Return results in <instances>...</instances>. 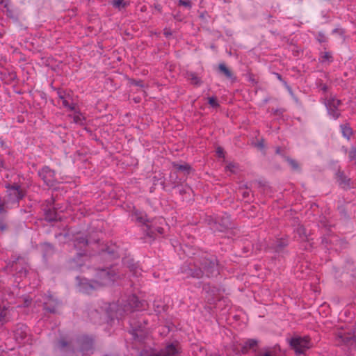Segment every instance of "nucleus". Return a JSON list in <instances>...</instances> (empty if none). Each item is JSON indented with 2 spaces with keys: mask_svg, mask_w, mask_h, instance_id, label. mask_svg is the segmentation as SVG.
Instances as JSON below:
<instances>
[{
  "mask_svg": "<svg viewBox=\"0 0 356 356\" xmlns=\"http://www.w3.org/2000/svg\"><path fill=\"white\" fill-rule=\"evenodd\" d=\"M111 4L115 8H118L120 10L122 8L127 7L129 3V1H126L124 0H113L112 1Z\"/></svg>",
  "mask_w": 356,
  "mask_h": 356,
  "instance_id": "20",
  "label": "nucleus"
},
{
  "mask_svg": "<svg viewBox=\"0 0 356 356\" xmlns=\"http://www.w3.org/2000/svg\"><path fill=\"white\" fill-rule=\"evenodd\" d=\"M73 111V113L70 114L68 116L73 119V122L75 124L81 126L84 125L86 123V117L84 116V115L79 111L76 110V108H74V110Z\"/></svg>",
  "mask_w": 356,
  "mask_h": 356,
  "instance_id": "15",
  "label": "nucleus"
},
{
  "mask_svg": "<svg viewBox=\"0 0 356 356\" xmlns=\"http://www.w3.org/2000/svg\"><path fill=\"white\" fill-rule=\"evenodd\" d=\"M278 79H280V75L277 74Z\"/></svg>",
  "mask_w": 356,
  "mask_h": 356,
  "instance_id": "50",
  "label": "nucleus"
},
{
  "mask_svg": "<svg viewBox=\"0 0 356 356\" xmlns=\"http://www.w3.org/2000/svg\"><path fill=\"white\" fill-rule=\"evenodd\" d=\"M10 314V306L6 304L0 305V322H5L8 320Z\"/></svg>",
  "mask_w": 356,
  "mask_h": 356,
  "instance_id": "18",
  "label": "nucleus"
},
{
  "mask_svg": "<svg viewBox=\"0 0 356 356\" xmlns=\"http://www.w3.org/2000/svg\"><path fill=\"white\" fill-rule=\"evenodd\" d=\"M6 229V225L2 220H0V230L5 231Z\"/></svg>",
  "mask_w": 356,
  "mask_h": 356,
  "instance_id": "38",
  "label": "nucleus"
},
{
  "mask_svg": "<svg viewBox=\"0 0 356 356\" xmlns=\"http://www.w3.org/2000/svg\"><path fill=\"white\" fill-rule=\"evenodd\" d=\"M287 161L293 169H294V170L298 169V164L295 160L291 159H288Z\"/></svg>",
  "mask_w": 356,
  "mask_h": 356,
  "instance_id": "31",
  "label": "nucleus"
},
{
  "mask_svg": "<svg viewBox=\"0 0 356 356\" xmlns=\"http://www.w3.org/2000/svg\"><path fill=\"white\" fill-rule=\"evenodd\" d=\"M209 104L213 107H217L219 106L216 99L213 97L209 98Z\"/></svg>",
  "mask_w": 356,
  "mask_h": 356,
  "instance_id": "32",
  "label": "nucleus"
},
{
  "mask_svg": "<svg viewBox=\"0 0 356 356\" xmlns=\"http://www.w3.org/2000/svg\"><path fill=\"white\" fill-rule=\"evenodd\" d=\"M67 345V343L64 340L61 339L58 341V346L59 348L64 349Z\"/></svg>",
  "mask_w": 356,
  "mask_h": 356,
  "instance_id": "33",
  "label": "nucleus"
},
{
  "mask_svg": "<svg viewBox=\"0 0 356 356\" xmlns=\"http://www.w3.org/2000/svg\"><path fill=\"white\" fill-rule=\"evenodd\" d=\"M131 270L134 271V273H133L134 275H137L138 273H139L140 271V269L138 268V267H136L134 270L131 269Z\"/></svg>",
  "mask_w": 356,
  "mask_h": 356,
  "instance_id": "40",
  "label": "nucleus"
},
{
  "mask_svg": "<svg viewBox=\"0 0 356 356\" xmlns=\"http://www.w3.org/2000/svg\"><path fill=\"white\" fill-rule=\"evenodd\" d=\"M163 34H164L167 38H168V37H170V36H171V35H172V32H171V31H170V29H165L163 30Z\"/></svg>",
  "mask_w": 356,
  "mask_h": 356,
  "instance_id": "36",
  "label": "nucleus"
},
{
  "mask_svg": "<svg viewBox=\"0 0 356 356\" xmlns=\"http://www.w3.org/2000/svg\"><path fill=\"white\" fill-rule=\"evenodd\" d=\"M257 345V341L253 339H248L241 347V353L246 354L250 350Z\"/></svg>",
  "mask_w": 356,
  "mask_h": 356,
  "instance_id": "17",
  "label": "nucleus"
},
{
  "mask_svg": "<svg viewBox=\"0 0 356 356\" xmlns=\"http://www.w3.org/2000/svg\"><path fill=\"white\" fill-rule=\"evenodd\" d=\"M78 344L80 346V351L83 355H87L91 353L93 344V339L88 336H83L77 341Z\"/></svg>",
  "mask_w": 356,
  "mask_h": 356,
  "instance_id": "9",
  "label": "nucleus"
},
{
  "mask_svg": "<svg viewBox=\"0 0 356 356\" xmlns=\"http://www.w3.org/2000/svg\"><path fill=\"white\" fill-rule=\"evenodd\" d=\"M276 153H277V154H280V147H277V149H276Z\"/></svg>",
  "mask_w": 356,
  "mask_h": 356,
  "instance_id": "46",
  "label": "nucleus"
},
{
  "mask_svg": "<svg viewBox=\"0 0 356 356\" xmlns=\"http://www.w3.org/2000/svg\"><path fill=\"white\" fill-rule=\"evenodd\" d=\"M332 58L331 54L329 52H325L322 56V61L330 60Z\"/></svg>",
  "mask_w": 356,
  "mask_h": 356,
  "instance_id": "34",
  "label": "nucleus"
},
{
  "mask_svg": "<svg viewBox=\"0 0 356 356\" xmlns=\"http://www.w3.org/2000/svg\"><path fill=\"white\" fill-rule=\"evenodd\" d=\"M322 90H323V91H326V90H327V86H326L325 85H323V86H322Z\"/></svg>",
  "mask_w": 356,
  "mask_h": 356,
  "instance_id": "45",
  "label": "nucleus"
},
{
  "mask_svg": "<svg viewBox=\"0 0 356 356\" xmlns=\"http://www.w3.org/2000/svg\"><path fill=\"white\" fill-rule=\"evenodd\" d=\"M0 4L4 6H7V0H0Z\"/></svg>",
  "mask_w": 356,
  "mask_h": 356,
  "instance_id": "42",
  "label": "nucleus"
},
{
  "mask_svg": "<svg viewBox=\"0 0 356 356\" xmlns=\"http://www.w3.org/2000/svg\"><path fill=\"white\" fill-rule=\"evenodd\" d=\"M44 309L50 312L55 313L56 311V306L58 305L57 300L54 299L52 296L46 298V300L43 302Z\"/></svg>",
  "mask_w": 356,
  "mask_h": 356,
  "instance_id": "14",
  "label": "nucleus"
},
{
  "mask_svg": "<svg viewBox=\"0 0 356 356\" xmlns=\"http://www.w3.org/2000/svg\"><path fill=\"white\" fill-rule=\"evenodd\" d=\"M257 146L260 148V149H263L264 147V143L261 141V142H259L257 144Z\"/></svg>",
  "mask_w": 356,
  "mask_h": 356,
  "instance_id": "41",
  "label": "nucleus"
},
{
  "mask_svg": "<svg viewBox=\"0 0 356 356\" xmlns=\"http://www.w3.org/2000/svg\"><path fill=\"white\" fill-rule=\"evenodd\" d=\"M225 168L227 171L234 173L238 169V165L234 163H229L226 165Z\"/></svg>",
  "mask_w": 356,
  "mask_h": 356,
  "instance_id": "28",
  "label": "nucleus"
},
{
  "mask_svg": "<svg viewBox=\"0 0 356 356\" xmlns=\"http://www.w3.org/2000/svg\"><path fill=\"white\" fill-rule=\"evenodd\" d=\"M7 195L3 202L0 201V213L5 209L17 207L19 202L25 196L26 191L19 186L7 185Z\"/></svg>",
  "mask_w": 356,
  "mask_h": 356,
  "instance_id": "4",
  "label": "nucleus"
},
{
  "mask_svg": "<svg viewBox=\"0 0 356 356\" xmlns=\"http://www.w3.org/2000/svg\"><path fill=\"white\" fill-rule=\"evenodd\" d=\"M7 301H8V304L12 303V301H11V300H8V299H7Z\"/></svg>",
  "mask_w": 356,
  "mask_h": 356,
  "instance_id": "48",
  "label": "nucleus"
},
{
  "mask_svg": "<svg viewBox=\"0 0 356 356\" xmlns=\"http://www.w3.org/2000/svg\"><path fill=\"white\" fill-rule=\"evenodd\" d=\"M28 334L27 327L24 325H19L14 331V337L15 340L19 343H22Z\"/></svg>",
  "mask_w": 356,
  "mask_h": 356,
  "instance_id": "13",
  "label": "nucleus"
},
{
  "mask_svg": "<svg viewBox=\"0 0 356 356\" xmlns=\"http://www.w3.org/2000/svg\"><path fill=\"white\" fill-rule=\"evenodd\" d=\"M205 274L207 277L218 274L216 268V263L215 261L205 260L202 264L200 270L195 274L193 277H201Z\"/></svg>",
  "mask_w": 356,
  "mask_h": 356,
  "instance_id": "6",
  "label": "nucleus"
},
{
  "mask_svg": "<svg viewBox=\"0 0 356 356\" xmlns=\"http://www.w3.org/2000/svg\"><path fill=\"white\" fill-rule=\"evenodd\" d=\"M287 245V242L284 241H277L274 249L275 252H280L284 247Z\"/></svg>",
  "mask_w": 356,
  "mask_h": 356,
  "instance_id": "25",
  "label": "nucleus"
},
{
  "mask_svg": "<svg viewBox=\"0 0 356 356\" xmlns=\"http://www.w3.org/2000/svg\"><path fill=\"white\" fill-rule=\"evenodd\" d=\"M348 157L350 161L356 159V148L352 147L348 153Z\"/></svg>",
  "mask_w": 356,
  "mask_h": 356,
  "instance_id": "29",
  "label": "nucleus"
},
{
  "mask_svg": "<svg viewBox=\"0 0 356 356\" xmlns=\"http://www.w3.org/2000/svg\"><path fill=\"white\" fill-rule=\"evenodd\" d=\"M136 84L137 86H141V87H143V83H142V82H141V81H138Z\"/></svg>",
  "mask_w": 356,
  "mask_h": 356,
  "instance_id": "44",
  "label": "nucleus"
},
{
  "mask_svg": "<svg viewBox=\"0 0 356 356\" xmlns=\"http://www.w3.org/2000/svg\"><path fill=\"white\" fill-rule=\"evenodd\" d=\"M248 195H249V192H248V191H244V192L243 193V196L244 197H248Z\"/></svg>",
  "mask_w": 356,
  "mask_h": 356,
  "instance_id": "43",
  "label": "nucleus"
},
{
  "mask_svg": "<svg viewBox=\"0 0 356 356\" xmlns=\"http://www.w3.org/2000/svg\"><path fill=\"white\" fill-rule=\"evenodd\" d=\"M262 356H275L273 351H267Z\"/></svg>",
  "mask_w": 356,
  "mask_h": 356,
  "instance_id": "39",
  "label": "nucleus"
},
{
  "mask_svg": "<svg viewBox=\"0 0 356 356\" xmlns=\"http://www.w3.org/2000/svg\"><path fill=\"white\" fill-rule=\"evenodd\" d=\"M58 97L62 100L63 106L70 111H74L75 108V104L72 101L71 96L69 94H66L63 91L58 92Z\"/></svg>",
  "mask_w": 356,
  "mask_h": 356,
  "instance_id": "12",
  "label": "nucleus"
},
{
  "mask_svg": "<svg viewBox=\"0 0 356 356\" xmlns=\"http://www.w3.org/2000/svg\"><path fill=\"white\" fill-rule=\"evenodd\" d=\"M340 128L341 130L342 135L344 138L350 140L353 135V129L348 124H341Z\"/></svg>",
  "mask_w": 356,
  "mask_h": 356,
  "instance_id": "19",
  "label": "nucleus"
},
{
  "mask_svg": "<svg viewBox=\"0 0 356 356\" xmlns=\"http://www.w3.org/2000/svg\"><path fill=\"white\" fill-rule=\"evenodd\" d=\"M161 228H159V229H158L159 232H161Z\"/></svg>",
  "mask_w": 356,
  "mask_h": 356,
  "instance_id": "49",
  "label": "nucleus"
},
{
  "mask_svg": "<svg viewBox=\"0 0 356 356\" xmlns=\"http://www.w3.org/2000/svg\"><path fill=\"white\" fill-rule=\"evenodd\" d=\"M289 344L296 355L305 353L312 346L308 337H294L290 339Z\"/></svg>",
  "mask_w": 356,
  "mask_h": 356,
  "instance_id": "5",
  "label": "nucleus"
},
{
  "mask_svg": "<svg viewBox=\"0 0 356 356\" xmlns=\"http://www.w3.org/2000/svg\"><path fill=\"white\" fill-rule=\"evenodd\" d=\"M216 154L219 157H224V151L223 149L220 147H218L216 149Z\"/></svg>",
  "mask_w": 356,
  "mask_h": 356,
  "instance_id": "35",
  "label": "nucleus"
},
{
  "mask_svg": "<svg viewBox=\"0 0 356 356\" xmlns=\"http://www.w3.org/2000/svg\"><path fill=\"white\" fill-rule=\"evenodd\" d=\"M179 350L176 346L171 343L168 345L165 348L161 350L158 353H152L149 356H177Z\"/></svg>",
  "mask_w": 356,
  "mask_h": 356,
  "instance_id": "10",
  "label": "nucleus"
},
{
  "mask_svg": "<svg viewBox=\"0 0 356 356\" xmlns=\"http://www.w3.org/2000/svg\"><path fill=\"white\" fill-rule=\"evenodd\" d=\"M336 341L344 351L351 353L356 349V330L350 327L339 330L336 334Z\"/></svg>",
  "mask_w": 356,
  "mask_h": 356,
  "instance_id": "3",
  "label": "nucleus"
},
{
  "mask_svg": "<svg viewBox=\"0 0 356 356\" xmlns=\"http://www.w3.org/2000/svg\"><path fill=\"white\" fill-rule=\"evenodd\" d=\"M22 259H17L15 261H13L12 264L8 263V265H10L9 267L10 272H15L19 275V277L25 276L26 275V268L22 266Z\"/></svg>",
  "mask_w": 356,
  "mask_h": 356,
  "instance_id": "11",
  "label": "nucleus"
},
{
  "mask_svg": "<svg viewBox=\"0 0 356 356\" xmlns=\"http://www.w3.org/2000/svg\"><path fill=\"white\" fill-rule=\"evenodd\" d=\"M143 307L144 302L140 301L136 296L132 295L122 305L115 302L110 304L107 309V314L111 321H114V318H116L118 321L125 315L138 311Z\"/></svg>",
  "mask_w": 356,
  "mask_h": 356,
  "instance_id": "2",
  "label": "nucleus"
},
{
  "mask_svg": "<svg viewBox=\"0 0 356 356\" xmlns=\"http://www.w3.org/2000/svg\"><path fill=\"white\" fill-rule=\"evenodd\" d=\"M219 70L225 74V75L229 78V79H232V72L229 71V70L225 66V64L223 63H221L219 65Z\"/></svg>",
  "mask_w": 356,
  "mask_h": 356,
  "instance_id": "22",
  "label": "nucleus"
},
{
  "mask_svg": "<svg viewBox=\"0 0 356 356\" xmlns=\"http://www.w3.org/2000/svg\"><path fill=\"white\" fill-rule=\"evenodd\" d=\"M38 175L48 186H54L57 182L54 171L50 169L48 166H44L39 170Z\"/></svg>",
  "mask_w": 356,
  "mask_h": 356,
  "instance_id": "8",
  "label": "nucleus"
},
{
  "mask_svg": "<svg viewBox=\"0 0 356 356\" xmlns=\"http://www.w3.org/2000/svg\"><path fill=\"white\" fill-rule=\"evenodd\" d=\"M118 277L113 268L101 269L97 272L95 280H88L76 277L79 290L87 294H92L95 291L105 286H110Z\"/></svg>",
  "mask_w": 356,
  "mask_h": 356,
  "instance_id": "1",
  "label": "nucleus"
},
{
  "mask_svg": "<svg viewBox=\"0 0 356 356\" xmlns=\"http://www.w3.org/2000/svg\"><path fill=\"white\" fill-rule=\"evenodd\" d=\"M88 245V240L84 237H76L74 241V245L77 248H82Z\"/></svg>",
  "mask_w": 356,
  "mask_h": 356,
  "instance_id": "21",
  "label": "nucleus"
},
{
  "mask_svg": "<svg viewBox=\"0 0 356 356\" xmlns=\"http://www.w3.org/2000/svg\"><path fill=\"white\" fill-rule=\"evenodd\" d=\"M45 245H47L48 248H51V245L49 243H45Z\"/></svg>",
  "mask_w": 356,
  "mask_h": 356,
  "instance_id": "47",
  "label": "nucleus"
},
{
  "mask_svg": "<svg viewBox=\"0 0 356 356\" xmlns=\"http://www.w3.org/2000/svg\"><path fill=\"white\" fill-rule=\"evenodd\" d=\"M178 170H180V171H184V172H186L187 173L189 172V170L191 169V167L190 165H187V164H175L174 165Z\"/></svg>",
  "mask_w": 356,
  "mask_h": 356,
  "instance_id": "26",
  "label": "nucleus"
},
{
  "mask_svg": "<svg viewBox=\"0 0 356 356\" xmlns=\"http://www.w3.org/2000/svg\"><path fill=\"white\" fill-rule=\"evenodd\" d=\"M133 217H134L137 221L142 223H144L147 220L146 216H143L142 213L138 211H135L133 214Z\"/></svg>",
  "mask_w": 356,
  "mask_h": 356,
  "instance_id": "23",
  "label": "nucleus"
},
{
  "mask_svg": "<svg viewBox=\"0 0 356 356\" xmlns=\"http://www.w3.org/2000/svg\"><path fill=\"white\" fill-rule=\"evenodd\" d=\"M296 232L302 240L307 239V234L304 227L300 226L296 229Z\"/></svg>",
  "mask_w": 356,
  "mask_h": 356,
  "instance_id": "24",
  "label": "nucleus"
},
{
  "mask_svg": "<svg viewBox=\"0 0 356 356\" xmlns=\"http://www.w3.org/2000/svg\"><path fill=\"white\" fill-rule=\"evenodd\" d=\"M86 255L78 254L76 258L70 261V267L73 269H79L83 266V262L86 261Z\"/></svg>",
  "mask_w": 356,
  "mask_h": 356,
  "instance_id": "16",
  "label": "nucleus"
},
{
  "mask_svg": "<svg viewBox=\"0 0 356 356\" xmlns=\"http://www.w3.org/2000/svg\"><path fill=\"white\" fill-rule=\"evenodd\" d=\"M179 5L188 7L189 8L192 6L191 3L188 0H179Z\"/></svg>",
  "mask_w": 356,
  "mask_h": 356,
  "instance_id": "30",
  "label": "nucleus"
},
{
  "mask_svg": "<svg viewBox=\"0 0 356 356\" xmlns=\"http://www.w3.org/2000/svg\"><path fill=\"white\" fill-rule=\"evenodd\" d=\"M341 102L334 97H330L325 100V105L329 116L334 120L339 118L341 113L339 106Z\"/></svg>",
  "mask_w": 356,
  "mask_h": 356,
  "instance_id": "7",
  "label": "nucleus"
},
{
  "mask_svg": "<svg viewBox=\"0 0 356 356\" xmlns=\"http://www.w3.org/2000/svg\"><path fill=\"white\" fill-rule=\"evenodd\" d=\"M24 307H28L31 303V299H29L27 297L24 298Z\"/></svg>",
  "mask_w": 356,
  "mask_h": 356,
  "instance_id": "37",
  "label": "nucleus"
},
{
  "mask_svg": "<svg viewBox=\"0 0 356 356\" xmlns=\"http://www.w3.org/2000/svg\"><path fill=\"white\" fill-rule=\"evenodd\" d=\"M188 79L191 81V83L194 85H198L200 83V79L196 76L195 73H190L188 74Z\"/></svg>",
  "mask_w": 356,
  "mask_h": 356,
  "instance_id": "27",
  "label": "nucleus"
}]
</instances>
